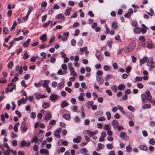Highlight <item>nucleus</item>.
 <instances>
[{
	"label": "nucleus",
	"mask_w": 155,
	"mask_h": 155,
	"mask_svg": "<svg viewBox=\"0 0 155 155\" xmlns=\"http://www.w3.org/2000/svg\"><path fill=\"white\" fill-rule=\"evenodd\" d=\"M85 132H86L88 136L91 137L97 134L98 133V131L95 130L92 132L89 130H87L85 131Z\"/></svg>",
	"instance_id": "nucleus-1"
},
{
	"label": "nucleus",
	"mask_w": 155,
	"mask_h": 155,
	"mask_svg": "<svg viewBox=\"0 0 155 155\" xmlns=\"http://www.w3.org/2000/svg\"><path fill=\"white\" fill-rule=\"evenodd\" d=\"M28 101V98L27 97H26L25 98H22L21 99L19 100L18 101V105L19 106H21L22 104H25Z\"/></svg>",
	"instance_id": "nucleus-2"
},
{
	"label": "nucleus",
	"mask_w": 155,
	"mask_h": 155,
	"mask_svg": "<svg viewBox=\"0 0 155 155\" xmlns=\"http://www.w3.org/2000/svg\"><path fill=\"white\" fill-rule=\"evenodd\" d=\"M41 140H39L38 137L36 136H35L31 140V142L32 143H38V144H39L40 143Z\"/></svg>",
	"instance_id": "nucleus-3"
},
{
	"label": "nucleus",
	"mask_w": 155,
	"mask_h": 155,
	"mask_svg": "<svg viewBox=\"0 0 155 155\" xmlns=\"http://www.w3.org/2000/svg\"><path fill=\"white\" fill-rule=\"evenodd\" d=\"M96 78L98 84H102L104 82V80L102 76H96Z\"/></svg>",
	"instance_id": "nucleus-4"
},
{
	"label": "nucleus",
	"mask_w": 155,
	"mask_h": 155,
	"mask_svg": "<svg viewBox=\"0 0 155 155\" xmlns=\"http://www.w3.org/2000/svg\"><path fill=\"white\" fill-rule=\"evenodd\" d=\"M61 131V129L60 128L56 130L54 132V136L58 138H60V134Z\"/></svg>",
	"instance_id": "nucleus-5"
},
{
	"label": "nucleus",
	"mask_w": 155,
	"mask_h": 155,
	"mask_svg": "<svg viewBox=\"0 0 155 155\" xmlns=\"http://www.w3.org/2000/svg\"><path fill=\"white\" fill-rule=\"evenodd\" d=\"M39 39L43 42L45 41L47 39V37L45 34H44L42 35L39 37Z\"/></svg>",
	"instance_id": "nucleus-6"
},
{
	"label": "nucleus",
	"mask_w": 155,
	"mask_h": 155,
	"mask_svg": "<svg viewBox=\"0 0 155 155\" xmlns=\"http://www.w3.org/2000/svg\"><path fill=\"white\" fill-rule=\"evenodd\" d=\"M136 45V42L134 41H132L131 42L128 46L133 50L135 47Z\"/></svg>",
	"instance_id": "nucleus-7"
},
{
	"label": "nucleus",
	"mask_w": 155,
	"mask_h": 155,
	"mask_svg": "<svg viewBox=\"0 0 155 155\" xmlns=\"http://www.w3.org/2000/svg\"><path fill=\"white\" fill-rule=\"evenodd\" d=\"M147 65L150 67L149 69L151 71L155 67V64L151 61L147 63Z\"/></svg>",
	"instance_id": "nucleus-8"
},
{
	"label": "nucleus",
	"mask_w": 155,
	"mask_h": 155,
	"mask_svg": "<svg viewBox=\"0 0 155 155\" xmlns=\"http://www.w3.org/2000/svg\"><path fill=\"white\" fill-rule=\"evenodd\" d=\"M40 152L41 154H45V155H48L49 154L48 150L45 148L41 149Z\"/></svg>",
	"instance_id": "nucleus-9"
},
{
	"label": "nucleus",
	"mask_w": 155,
	"mask_h": 155,
	"mask_svg": "<svg viewBox=\"0 0 155 155\" xmlns=\"http://www.w3.org/2000/svg\"><path fill=\"white\" fill-rule=\"evenodd\" d=\"M81 137L80 136H78L77 137L74 138L73 139V142L76 143H79L81 142Z\"/></svg>",
	"instance_id": "nucleus-10"
},
{
	"label": "nucleus",
	"mask_w": 155,
	"mask_h": 155,
	"mask_svg": "<svg viewBox=\"0 0 155 155\" xmlns=\"http://www.w3.org/2000/svg\"><path fill=\"white\" fill-rule=\"evenodd\" d=\"M58 97L56 94H52L50 97H49V99L51 101H54L58 98Z\"/></svg>",
	"instance_id": "nucleus-11"
},
{
	"label": "nucleus",
	"mask_w": 155,
	"mask_h": 155,
	"mask_svg": "<svg viewBox=\"0 0 155 155\" xmlns=\"http://www.w3.org/2000/svg\"><path fill=\"white\" fill-rule=\"evenodd\" d=\"M21 146H26L28 147L30 146V143L29 141L26 142L25 140H23L21 142Z\"/></svg>",
	"instance_id": "nucleus-12"
},
{
	"label": "nucleus",
	"mask_w": 155,
	"mask_h": 155,
	"mask_svg": "<svg viewBox=\"0 0 155 155\" xmlns=\"http://www.w3.org/2000/svg\"><path fill=\"white\" fill-rule=\"evenodd\" d=\"M20 129L23 133H25L27 130V129L25 125L23 123H22L20 127Z\"/></svg>",
	"instance_id": "nucleus-13"
},
{
	"label": "nucleus",
	"mask_w": 155,
	"mask_h": 155,
	"mask_svg": "<svg viewBox=\"0 0 155 155\" xmlns=\"http://www.w3.org/2000/svg\"><path fill=\"white\" fill-rule=\"evenodd\" d=\"M15 71H18L19 72V74H22L23 71L21 67L19 65H18L16 67Z\"/></svg>",
	"instance_id": "nucleus-14"
},
{
	"label": "nucleus",
	"mask_w": 155,
	"mask_h": 155,
	"mask_svg": "<svg viewBox=\"0 0 155 155\" xmlns=\"http://www.w3.org/2000/svg\"><path fill=\"white\" fill-rule=\"evenodd\" d=\"M44 83L41 84V85L44 88H46L48 87V84L50 82V81L48 80H45L43 81Z\"/></svg>",
	"instance_id": "nucleus-15"
},
{
	"label": "nucleus",
	"mask_w": 155,
	"mask_h": 155,
	"mask_svg": "<svg viewBox=\"0 0 155 155\" xmlns=\"http://www.w3.org/2000/svg\"><path fill=\"white\" fill-rule=\"evenodd\" d=\"M71 8L70 7L68 8L65 10L64 12V15L66 16H69L70 15V12Z\"/></svg>",
	"instance_id": "nucleus-16"
},
{
	"label": "nucleus",
	"mask_w": 155,
	"mask_h": 155,
	"mask_svg": "<svg viewBox=\"0 0 155 155\" xmlns=\"http://www.w3.org/2000/svg\"><path fill=\"white\" fill-rule=\"evenodd\" d=\"M112 124L114 128H117L118 126V124L117 121L114 120L112 121Z\"/></svg>",
	"instance_id": "nucleus-17"
},
{
	"label": "nucleus",
	"mask_w": 155,
	"mask_h": 155,
	"mask_svg": "<svg viewBox=\"0 0 155 155\" xmlns=\"http://www.w3.org/2000/svg\"><path fill=\"white\" fill-rule=\"evenodd\" d=\"M123 50L125 52H128L132 51L128 46L124 47L123 49Z\"/></svg>",
	"instance_id": "nucleus-18"
},
{
	"label": "nucleus",
	"mask_w": 155,
	"mask_h": 155,
	"mask_svg": "<svg viewBox=\"0 0 155 155\" xmlns=\"http://www.w3.org/2000/svg\"><path fill=\"white\" fill-rule=\"evenodd\" d=\"M5 117L6 118H8V115L7 113H5L4 114H2L1 115V119L2 121H4V120Z\"/></svg>",
	"instance_id": "nucleus-19"
},
{
	"label": "nucleus",
	"mask_w": 155,
	"mask_h": 155,
	"mask_svg": "<svg viewBox=\"0 0 155 155\" xmlns=\"http://www.w3.org/2000/svg\"><path fill=\"white\" fill-rule=\"evenodd\" d=\"M56 18L57 19L61 18V20H64L65 19L64 16L61 14H59L56 17Z\"/></svg>",
	"instance_id": "nucleus-20"
},
{
	"label": "nucleus",
	"mask_w": 155,
	"mask_h": 155,
	"mask_svg": "<svg viewBox=\"0 0 155 155\" xmlns=\"http://www.w3.org/2000/svg\"><path fill=\"white\" fill-rule=\"evenodd\" d=\"M120 137L123 140L126 139L127 137V136L126 135L125 133L124 132H122L120 133Z\"/></svg>",
	"instance_id": "nucleus-21"
},
{
	"label": "nucleus",
	"mask_w": 155,
	"mask_h": 155,
	"mask_svg": "<svg viewBox=\"0 0 155 155\" xmlns=\"http://www.w3.org/2000/svg\"><path fill=\"white\" fill-rule=\"evenodd\" d=\"M84 94L82 93L80 94V96L78 97V100L80 101H83L84 100Z\"/></svg>",
	"instance_id": "nucleus-22"
},
{
	"label": "nucleus",
	"mask_w": 155,
	"mask_h": 155,
	"mask_svg": "<svg viewBox=\"0 0 155 155\" xmlns=\"http://www.w3.org/2000/svg\"><path fill=\"white\" fill-rule=\"evenodd\" d=\"M31 41L30 39H28V40L23 44V45L24 47H27L28 46L29 42Z\"/></svg>",
	"instance_id": "nucleus-23"
},
{
	"label": "nucleus",
	"mask_w": 155,
	"mask_h": 155,
	"mask_svg": "<svg viewBox=\"0 0 155 155\" xmlns=\"http://www.w3.org/2000/svg\"><path fill=\"white\" fill-rule=\"evenodd\" d=\"M151 107V106L150 104H145L143 105L142 107V108L143 109H145L147 108H150Z\"/></svg>",
	"instance_id": "nucleus-24"
},
{
	"label": "nucleus",
	"mask_w": 155,
	"mask_h": 155,
	"mask_svg": "<svg viewBox=\"0 0 155 155\" xmlns=\"http://www.w3.org/2000/svg\"><path fill=\"white\" fill-rule=\"evenodd\" d=\"M38 58V56L37 55L35 56L32 57L30 59V61L31 62H35L36 59Z\"/></svg>",
	"instance_id": "nucleus-25"
},
{
	"label": "nucleus",
	"mask_w": 155,
	"mask_h": 155,
	"mask_svg": "<svg viewBox=\"0 0 155 155\" xmlns=\"http://www.w3.org/2000/svg\"><path fill=\"white\" fill-rule=\"evenodd\" d=\"M134 31L137 34H139L141 31V29L140 28L136 27L134 29Z\"/></svg>",
	"instance_id": "nucleus-26"
},
{
	"label": "nucleus",
	"mask_w": 155,
	"mask_h": 155,
	"mask_svg": "<svg viewBox=\"0 0 155 155\" xmlns=\"http://www.w3.org/2000/svg\"><path fill=\"white\" fill-rule=\"evenodd\" d=\"M139 148L140 150L145 151H147L148 149L147 147L144 145H140Z\"/></svg>",
	"instance_id": "nucleus-27"
},
{
	"label": "nucleus",
	"mask_w": 155,
	"mask_h": 155,
	"mask_svg": "<svg viewBox=\"0 0 155 155\" xmlns=\"http://www.w3.org/2000/svg\"><path fill=\"white\" fill-rule=\"evenodd\" d=\"M63 117L66 120H69L70 118V114H64L63 115Z\"/></svg>",
	"instance_id": "nucleus-28"
},
{
	"label": "nucleus",
	"mask_w": 155,
	"mask_h": 155,
	"mask_svg": "<svg viewBox=\"0 0 155 155\" xmlns=\"http://www.w3.org/2000/svg\"><path fill=\"white\" fill-rule=\"evenodd\" d=\"M141 97L143 102L145 103L146 101V95L144 94L141 95Z\"/></svg>",
	"instance_id": "nucleus-29"
},
{
	"label": "nucleus",
	"mask_w": 155,
	"mask_h": 155,
	"mask_svg": "<svg viewBox=\"0 0 155 155\" xmlns=\"http://www.w3.org/2000/svg\"><path fill=\"white\" fill-rule=\"evenodd\" d=\"M19 125V123H17L15 124L13 127L14 131L15 132H17L18 131V127Z\"/></svg>",
	"instance_id": "nucleus-30"
},
{
	"label": "nucleus",
	"mask_w": 155,
	"mask_h": 155,
	"mask_svg": "<svg viewBox=\"0 0 155 155\" xmlns=\"http://www.w3.org/2000/svg\"><path fill=\"white\" fill-rule=\"evenodd\" d=\"M51 118V114L48 113L46 114L45 117V119L47 120H48Z\"/></svg>",
	"instance_id": "nucleus-31"
},
{
	"label": "nucleus",
	"mask_w": 155,
	"mask_h": 155,
	"mask_svg": "<svg viewBox=\"0 0 155 155\" xmlns=\"http://www.w3.org/2000/svg\"><path fill=\"white\" fill-rule=\"evenodd\" d=\"M125 88V86L124 84H120L119 85L118 87V89L119 91H121L123 89Z\"/></svg>",
	"instance_id": "nucleus-32"
},
{
	"label": "nucleus",
	"mask_w": 155,
	"mask_h": 155,
	"mask_svg": "<svg viewBox=\"0 0 155 155\" xmlns=\"http://www.w3.org/2000/svg\"><path fill=\"white\" fill-rule=\"evenodd\" d=\"M106 114L107 116V120H109L111 118V114L110 113L109 111H107L106 113Z\"/></svg>",
	"instance_id": "nucleus-33"
},
{
	"label": "nucleus",
	"mask_w": 155,
	"mask_h": 155,
	"mask_svg": "<svg viewBox=\"0 0 155 155\" xmlns=\"http://www.w3.org/2000/svg\"><path fill=\"white\" fill-rule=\"evenodd\" d=\"M112 26L113 29H116L117 27V24L115 21H113L112 23Z\"/></svg>",
	"instance_id": "nucleus-34"
},
{
	"label": "nucleus",
	"mask_w": 155,
	"mask_h": 155,
	"mask_svg": "<svg viewBox=\"0 0 155 155\" xmlns=\"http://www.w3.org/2000/svg\"><path fill=\"white\" fill-rule=\"evenodd\" d=\"M111 88L112 90L115 92H116L117 91V87L116 85H113L111 87Z\"/></svg>",
	"instance_id": "nucleus-35"
},
{
	"label": "nucleus",
	"mask_w": 155,
	"mask_h": 155,
	"mask_svg": "<svg viewBox=\"0 0 155 155\" xmlns=\"http://www.w3.org/2000/svg\"><path fill=\"white\" fill-rule=\"evenodd\" d=\"M92 102V101H89L87 102V106L88 108L89 109L91 107L93 104Z\"/></svg>",
	"instance_id": "nucleus-36"
},
{
	"label": "nucleus",
	"mask_w": 155,
	"mask_h": 155,
	"mask_svg": "<svg viewBox=\"0 0 155 155\" xmlns=\"http://www.w3.org/2000/svg\"><path fill=\"white\" fill-rule=\"evenodd\" d=\"M14 65L13 62L12 61H11L8 62V67L9 68H11Z\"/></svg>",
	"instance_id": "nucleus-37"
},
{
	"label": "nucleus",
	"mask_w": 155,
	"mask_h": 155,
	"mask_svg": "<svg viewBox=\"0 0 155 155\" xmlns=\"http://www.w3.org/2000/svg\"><path fill=\"white\" fill-rule=\"evenodd\" d=\"M19 74L18 73H17L14 77V78H13L12 80V82H15L18 80V75Z\"/></svg>",
	"instance_id": "nucleus-38"
},
{
	"label": "nucleus",
	"mask_w": 155,
	"mask_h": 155,
	"mask_svg": "<svg viewBox=\"0 0 155 155\" xmlns=\"http://www.w3.org/2000/svg\"><path fill=\"white\" fill-rule=\"evenodd\" d=\"M68 105L69 104L68 102L64 101L61 104V106L62 108H64V107L68 106Z\"/></svg>",
	"instance_id": "nucleus-39"
},
{
	"label": "nucleus",
	"mask_w": 155,
	"mask_h": 155,
	"mask_svg": "<svg viewBox=\"0 0 155 155\" xmlns=\"http://www.w3.org/2000/svg\"><path fill=\"white\" fill-rule=\"evenodd\" d=\"M149 143L150 144L154 145L155 144V140L153 138H152L149 140Z\"/></svg>",
	"instance_id": "nucleus-40"
},
{
	"label": "nucleus",
	"mask_w": 155,
	"mask_h": 155,
	"mask_svg": "<svg viewBox=\"0 0 155 155\" xmlns=\"http://www.w3.org/2000/svg\"><path fill=\"white\" fill-rule=\"evenodd\" d=\"M3 33L4 34L7 35L8 33V28L6 27H3Z\"/></svg>",
	"instance_id": "nucleus-41"
},
{
	"label": "nucleus",
	"mask_w": 155,
	"mask_h": 155,
	"mask_svg": "<svg viewBox=\"0 0 155 155\" xmlns=\"http://www.w3.org/2000/svg\"><path fill=\"white\" fill-rule=\"evenodd\" d=\"M112 75L111 74H108L104 78V80L106 81H108L109 79L112 78Z\"/></svg>",
	"instance_id": "nucleus-42"
},
{
	"label": "nucleus",
	"mask_w": 155,
	"mask_h": 155,
	"mask_svg": "<svg viewBox=\"0 0 155 155\" xmlns=\"http://www.w3.org/2000/svg\"><path fill=\"white\" fill-rule=\"evenodd\" d=\"M150 12H147V14L150 16H152L154 14V12L152 8H150Z\"/></svg>",
	"instance_id": "nucleus-43"
},
{
	"label": "nucleus",
	"mask_w": 155,
	"mask_h": 155,
	"mask_svg": "<svg viewBox=\"0 0 155 155\" xmlns=\"http://www.w3.org/2000/svg\"><path fill=\"white\" fill-rule=\"evenodd\" d=\"M107 147L110 150H111L113 148V145L112 143H108L106 145Z\"/></svg>",
	"instance_id": "nucleus-44"
},
{
	"label": "nucleus",
	"mask_w": 155,
	"mask_h": 155,
	"mask_svg": "<svg viewBox=\"0 0 155 155\" xmlns=\"http://www.w3.org/2000/svg\"><path fill=\"white\" fill-rule=\"evenodd\" d=\"M64 84L62 82H61L59 83L58 86V89H61L64 87Z\"/></svg>",
	"instance_id": "nucleus-45"
},
{
	"label": "nucleus",
	"mask_w": 155,
	"mask_h": 155,
	"mask_svg": "<svg viewBox=\"0 0 155 155\" xmlns=\"http://www.w3.org/2000/svg\"><path fill=\"white\" fill-rule=\"evenodd\" d=\"M137 87L140 89H142L143 87V85L142 84L140 83H137Z\"/></svg>",
	"instance_id": "nucleus-46"
},
{
	"label": "nucleus",
	"mask_w": 155,
	"mask_h": 155,
	"mask_svg": "<svg viewBox=\"0 0 155 155\" xmlns=\"http://www.w3.org/2000/svg\"><path fill=\"white\" fill-rule=\"evenodd\" d=\"M52 22L50 21H49L48 22L44 24L43 25V27L44 28H46Z\"/></svg>",
	"instance_id": "nucleus-47"
},
{
	"label": "nucleus",
	"mask_w": 155,
	"mask_h": 155,
	"mask_svg": "<svg viewBox=\"0 0 155 155\" xmlns=\"http://www.w3.org/2000/svg\"><path fill=\"white\" fill-rule=\"evenodd\" d=\"M87 152V150L84 148H82L80 150V152L81 153L84 154V153H86Z\"/></svg>",
	"instance_id": "nucleus-48"
},
{
	"label": "nucleus",
	"mask_w": 155,
	"mask_h": 155,
	"mask_svg": "<svg viewBox=\"0 0 155 155\" xmlns=\"http://www.w3.org/2000/svg\"><path fill=\"white\" fill-rule=\"evenodd\" d=\"M87 48L86 47H84L81 48L80 49V51L81 52H85L87 50Z\"/></svg>",
	"instance_id": "nucleus-49"
},
{
	"label": "nucleus",
	"mask_w": 155,
	"mask_h": 155,
	"mask_svg": "<svg viewBox=\"0 0 155 155\" xmlns=\"http://www.w3.org/2000/svg\"><path fill=\"white\" fill-rule=\"evenodd\" d=\"M9 149H8L6 151L4 150V151L3 152V153L5 154V155H10V153L9 152Z\"/></svg>",
	"instance_id": "nucleus-50"
},
{
	"label": "nucleus",
	"mask_w": 155,
	"mask_h": 155,
	"mask_svg": "<svg viewBox=\"0 0 155 155\" xmlns=\"http://www.w3.org/2000/svg\"><path fill=\"white\" fill-rule=\"evenodd\" d=\"M103 74V72L101 70L97 71L96 72V76H101Z\"/></svg>",
	"instance_id": "nucleus-51"
},
{
	"label": "nucleus",
	"mask_w": 155,
	"mask_h": 155,
	"mask_svg": "<svg viewBox=\"0 0 155 155\" xmlns=\"http://www.w3.org/2000/svg\"><path fill=\"white\" fill-rule=\"evenodd\" d=\"M127 108L128 110L132 112L134 111L135 110L134 108L133 107L131 106H128L127 107Z\"/></svg>",
	"instance_id": "nucleus-52"
},
{
	"label": "nucleus",
	"mask_w": 155,
	"mask_h": 155,
	"mask_svg": "<svg viewBox=\"0 0 155 155\" xmlns=\"http://www.w3.org/2000/svg\"><path fill=\"white\" fill-rule=\"evenodd\" d=\"M97 146L99 149H102L104 147V145L101 143H98V144Z\"/></svg>",
	"instance_id": "nucleus-53"
},
{
	"label": "nucleus",
	"mask_w": 155,
	"mask_h": 155,
	"mask_svg": "<svg viewBox=\"0 0 155 155\" xmlns=\"http://www.w3.org/2000/svg\"><path fill=\"white\" fill-rule=\"evenodd\" d=\"M23 37L22 36H20L18 38H15L13 40L15 41H18L23 39Z\"/></svg>",
	"instance_id": "nucleus-54"
},
{
	"label": "nucleus",
	"mask_w": 155,
	"mask_h": 155,
	"mask_svg": "<svg viewBox=\"0 0 155 155\" xmlns=\"http://www.w3.org/2000/svg\"><path fill=\"white\" fill-rule=\"evenodd\" d=\"M12 144L13 146L15 147L17 146L18 144L17 140H12Z\"/></svg>",
	"instance_id": "nucleus-55"
},
{
	"label": "nucleus",
	"mask_w": 155,
	"mask_h": 155,
	"mask_svg": "<svg viewBox=\"0 0 155 155\" xmlns=\"http://www.w3.org/2000/svg\"><path fill=\"white\" fill-rule=\"evenodd\" d=\"M142 79V77H136L135 78V80L137 81H141Z\"/></svg>",
	"instance_id": "nucleus-56"
},
{
	"label": "nucleus",
	"mask_w": 155,
	"mask_h": 155,
	"mask_svg": "<svg viewBox=\"0 0 155 155\" xmlns=\"http://www.w3.org/2000/svg\"><path fill=\"white\" fill-rule=\"evenodd\" d=\"M153 44L151 43L147 42V47L148 48H153Z\"/></svg>",
	"instance_id": "nucleus-57"
},
{
	"label": "nucleus",
	"mask_w": 155,
	"mask_h": 155,
	"mask_svg": "<svg viewBox=\"0 0 155 155\" xmlns=\"http://www.w3.org/2000/svg\"><path fill=\"white\" fill-rule=\"evenodd\" d=\"M117 107L118 109L122 113H124V112L123 110V108L121 106L118 105Z\"/></svg>",
	"instance_id": "nucleus-58"
},
{
	"label": "nucleus",
	"mask_w": 155,
	"mask_h": 155,
	"mask_svg": "<svg viewBox=\"0 0 155 155\" xmlns=\"http://www.w3.org/2000/svg\"><path fill=\"white\" fill-rule=\"evenodd\" d=\"M139 40L142 42H144L145 41V39L144 36H141L139 38Z\"/></svg>",
	"instance_id": "nucleus-59"
},
{
	"label": "nucleus",
	"mask_w": 155,
	"mask_h": 155,
	"mask_svg": "<svg viewBox=\"0 0 155 155\" xmlns=\"http://www.w3.org/2000/svg\"><path fill=\"white\" fill-rule=\"evenodd\" d=\"M126 150L127 152H129L132 151V148L130 146H128L126 147Z\"/></svg>",
	"instance_id": "nucleus-60"
},
{
	"label": "nucleus",
	"mask_w": 155,
	"mask_h": 155,
	"mask_svg": "<svg viewBox=\"0 0 155 155\" xmlns=\"http://www.w3.org/2000/svg\"><path fill=\"white\" fill-rule=\"evenodd\" d=\"M48 103L47 102H45L42 104V107L46 109L48 106Z\"/></svg>",
	"instance_id": "nucleus-61"
},
{
	"label": "nucleus",
	"mask_w": 155,
	"mask_h": 155,
	"mask_svg": "<svg viewBox=\"0 0 155 155\" xmlns=\"http://www.w3.org/2000/svg\"><path fill=\"white\" fill-rule=\"evenodd\" d=\"M104 129L105 130H109L110 128L109 125L107 124L105 125L103 127Z\"/></svg>",
	"instance_id": "nucleus-62"
},
{
	"label": "nucleus",
	"mask_w": 155,
	"mask_h": 155,
	"mask_svg": "<svg viewBox=\"0 0 155 155\" xmlns=\"http://www.w3.org/2000/svg\"><path fill=\"white\" fill-rule=\"evenodd\" d=\"M68 5L69 6H73L74 5V2L72 1H69L68 2Z\"/></svg>",
	"instance_id": "nucleus-63"
},
{
	"label": "nucleus",
	"mask_w": 155,
	"mask_h": 155,
	"mask_svg": "<svg viewBox=\"0 0 155 155\" xmlns=\"http://www.w3.org/2000/svg\"><path fill=\"white\" fill-rule=\"evenodd\" d=\"M61 67L63 70H66L67 69V65L65 64H62L61 66Z\"/></svg>",
	"instance_id": "nucleus-64"
}]
</instances>
